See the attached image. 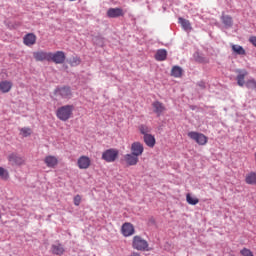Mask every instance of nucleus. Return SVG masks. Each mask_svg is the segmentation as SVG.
Instances as JSON below:
<instances>
[{
  "label": "nucleus",
  "mask_w": 256,
  "mask_h": 256,
  "mask_svg": "<svg viewBox=\"0 0 256 256\" xmlns=\"http://www.w3.org/2000/svg\"><path fill=\"white\" fill-rule=\"evenodd\" d=\"M121 233L124 237H131V235H135V226L129 222H125L121 227Z\"/></svg>",
  "instance_id": "obj_10"
},
{
  "label": "nucleus",
  "mask_w": 256,
  "mask_h": 256,
  "mask_svg": "<svg viewBox=\"0 0 256 256\" xmlns=\"http://www.w3.org/2000/svg\"><path fill=\"white\" fill-rule=\"evenodd\" d=\"M35 61H51V52L37 51L33 52Z\"/></svg>",
  "instance_id": "obj_11"
},
{
  "label": "nucleus",
  "mask_w": 256,
  "mask_h": 256,
  "mask_svg": "<svg viewBox=\"0 0 256 256\" xmlns=\"http://www.w3.org/2000/svg\"><path fill=\"white\" fill-rule=\"evenodd\" d=\"M11 89H13V82L11 80L0 81V93H10Z\"/></svg>",
  "instance_id": "obj_16"
},
{
  "label": "nucleus",
  "mask_w": 256,
  "mask_h": 256,
  "mask_svg": "<svg viewBox=\"0 0 256 256\" xmlns=\"http://www.w3.org/2000/svg\"><path fill=\"white\" fill-rule=\"evenodd\" d=\"M143 140L145 145H147V147H150L151 149L155 147V143H156L155 136L148 134L146 136H143Z\"/></svg>",
  "instance_id": "obj_20"
},
{
  "label": "nucleus",
  "mask_w": 256,
  "mask_h": 256,
  "mask_svg": "<svg viewBox=\"0 0 256 256\" xmlns=\"http://www.w3.org/2000/svg\"><path fill=\"white\" fill-rule=\"evenodd\" d=\"M240 255L242 256H254L253 255V252H251V250L247 249V248H243L241 251H240Z\"/></svg>",
  "instance_id": "obj_32"
},
{
  "label": "nucleus",
  "mask_w": 256,
  "mask_h": 256,
  "mask_svg": "<svg viewBox=\"0 0 256 256\" xmlns=\"http://www.w3.org/2000/svg\"><path fill=\"white\" fill-rule=\"evenodd\" d=\"M74 205L76 207H79V205H81V195L78 194L74 197Z\"/></svg>",
  "instance_id": "obj_33"
},
{
  "label": "nucleus",
  "mask_w": 256,
  "mask_h": 256,
  "mask_svg": "<svg viewBox=\"0 0 256 256\" xmlns=\"http://www.w3.org/2000/svg\"><path fill=\"white\" fill-rule=\"evenodd\" d=\"M156 61H165L167 59V50L159 49L155 54Z\"/></svg>",
  "instance_id": "obj_22"
},
{
  "label": "nucleus",
  "mask_w": 256,
  "mask_h": 256,
  "mask_svg": "<svg viewBox=\"0 0 256 256\" xmlns=\"http://www.w3.org/2000/svg\"><path fill=\"white\" fill-rule=\"evenodd\" d=\"M65 59H67V56L63 51H57L55 53L50 52V61L56 63V65H63Z\"/></svg>",
  "instance_id": "obj_6"
},
{
  "label": "nucleus",
  "mask_w": 256,
  "mask_h": 256,
  "mask_svg": "<svg viewBox=\"0 0 256 256\" xmlns=\"http://www.w3.org/2000/svg\"><path fill=\"white\" fill-rule=\"evenodd\" d=\"M248 72L246 70L239 71V74L236 77L237 85L243 87L245 85V77H247Z\"/></svg>",
  "instance_id": "obj_19"
},
{
  "label": "nucleus",
  "mask_w": 256,
  "mask_h": 256,
  "mask_svg": "<svg viewBox=\"0 0 256 256\" xmlns=\"http://www.w3.org/2000/svg\"><path fill=\"white\" fill-rule=\"evenodd\" d=\"M44 163L49 169H55L59 165V159L55 156L48 155L44 158Z\"/></svg>",
  "instance_id": "obj_15"
},
{
  "label": "nucleus",
  "mask_w": 256,
  "mask_h": 256,
  "mask_svg": "<svg viewBox=\"0 0 256 256\" xmlns=\"http://www.w3.org/2000/svg\"><path fill=\"white\" fill-rule=\"evenodd\" d=\"M56 95L62 97V99H71L73 93L71 92V88L68 86L60 87L55 90Z\"/></svg>",
  "instance_id": "obj_9"
},
{
  "label": "nucleus",
  "mask_w": 256,
  "mask_h": 256,
  "mask_svg": "<svg viewBox=\"0 0 256 256\" xmlns=\"http://www.w3.org/2000/svg\"><path fill=\"white\" fill-rule=\"evenodd\" d=\"M117 157H119V150L117 149L111 148L102 153V159L106 161V163H115Z\"/></svg>",
  "instance_id": "obj_4"
},
{
  "label": "nucleus",
  "mask_w": 256,
  "mask_h": 256,
  "mask_svg": "<svg viewBox=\"0 0 256 256\" xmlns=\"http://www.w3.org/2000/svg\"><path fill=\"white\" fill-rule=\"evenodd\" d=\"M73 111H75V106L73 105H64L59 107L56 111V117L60 121H69L73 117Z\"/></svg>",
  "instance_id": "obj_1"
},
{
  "label": "nucleus",
  "mask_w": 256,
  "mask_h": 256,
  "mask_svg": "<svg viewBox=\"0 0 256 256\" xmlns=\"http://www.w3.org/2000/svg\"><path fill=\"white\" fill-rule=\"evenodd\" d=\"M110 19H117L118 17H125V11L122 8H109L106 13Z\"/></svg>",
  "instance_id": "obj_8"
},
{
  "label": "nucleus",
  "mask_w": 256,
  "mask_h": 256,
  "mask_svg": "<svg viewBox=\"0 0 256 256\" xmlns=\"http://www.w3.org/2000/svg\"><path fill=\"white\" fill-rule=\"evenodd\" d=\"M245 181L247 185H256V172H250L246 175Z\"/></svg>",
  "instance_id": "obj_24"
},
{
  "label": "nucleus",
  "mask_w": 256,
  "mask_h": 256,
  "mask_svg": "<svg viewBox=\"0 0 256 256\" xmlns=\"http://www.w3.org/2000/svg\"><path fill=\"white\" fill-rule=\"evenodd\" d=\"M7 159L12 166L21 167L22 165H25V157L17 153L9 154Z\"/></svg>",
  "instance_id": "obj_5"
},
{
  "label": "nucleus",
  "mask_w": 256,
  "mask_h": 256,
  "mask_svg": "<svg viewBox=\"0 0 256 256\" xmlns=\"http://www.w3.org/2000/svg\"><path fill=\"white\" fill-rule=\"evenodd\" d=\"M129 256H141L139 252H132Z\"/></svg>",
  "instance_id": "obj_35"
},
{
  "label": "nucleus",
  "mask_w": 256,
  "mask_h": 256,
  "mask_svg": "<svg viewBox=\"0 0 256 256\" xmlns=\"http://www.w3.org/2000/svg\"><path fill=\"white\" fill-rule=\"evenodd\" d=\"M172 77L179 78L183 75V69L179 66H174L171 70Z\"/></svg>",
  "instance_id": "obj_26"
},
{
  "label": "nucleus",
  "mask_w": 256,
  "mask_h": 256,
  "mask_svg": "<svg viewBox=\"0 0 256 256\" xmlns=\"http://www.w3.org/2000/svg\"><path fill=\"white\" fill-rule=\"evenodd\" d=\"M186 201L188 205H197L199 203L198 198L191 196L189 193L186 195Z\"/></svg>",
  "instance_id": "obj_30"
},
{
  "label": "nucleus",
  "mask_w": 256,
  "mask_h": 256,
  "mask_svg": "<svg viewBox=\"0 0 256 256\" xmlns=\"http://www.w3.org/2000/svg\"><path fill=\"white\" fill-rule=\"evenodd\" d=\"M130 151L132 154L136 155V157H141L145 151V147L143 143L136 141L131 144Z\"/></svg>",
  "instance_id": "obj_7"
},
{
  "label": "nucleus",
  "mask_w": 256,
  "mask_h": 256,
  "mask_svg": "<svg viewBox=\"0 0 256 256\" xmlns=\"http://www.w3.org/2000/svg\"><path fill=\"white\" fill-rule=\"evenodd\" d=\"M69 64L71 65V67H77L78 65H81V58H79L77 56L73 57L70 60Z\"/></svg>",
  "instance_id": "obj_31"
},
{
  "label": "nucleus",
  "mask_w": 256,
  "mask_h": 256,
  "mask_svg": "<svg viewBox=\"0 0 256 256\" xmlns=\"http://www.w3.org/2000/svg\"><path fill=\"white\" fill-rule=\"evenodd\" d=\"M153 112L156 113L158 117H161L165 111H167V108H165V104H163L160 101H154L152 103Z\"/></svg>",
  "instance_id": "obj_12"
},
{
  "label": "nucleus",
  "mask_w": 256,
  "mask_h": 256,
  "mask_svg": "<svg viewBox=\"0 0 256 256\" xmlns=\"http://www.w3.org/2000/svg\"><path fill=\"white\" fill-rule=\"evenodd\" d=\"M249 41L252 43V45H254V47H256V36L250 37Z\"/></svg>",
  "instance_id": "obj_34"
},
{
  "label": "nucleus",
  "mask_w": 256,
  "mask_h": 256,
  "mask_svg": "<svg viewBox=\"0 0 256 256\" xmlns=\"http://www.w3.org/2000/svg\"><path fill=\"white\" fill-rule=\"evenodd\" d=\"M51 251L53 255L61 256L63 253H65V247H63V244L61 243L52 244Z\"/></svg>",
  "instance_id": "obj_18"
},
{
  "label": "nucleus",
  "mask_w": 256,
  "mask_h": 256,
  "mask_svg": "<svg viewBox=\"0 0 256 256\" xmlns=\"http://www.w3.org/2000/svg\"><path fill=\"white\" fill-rule=\"evenodd\" d=\"M124 160L127 165H129L130 167H133V166L137 165V163H139V156H136L133 153L126 154L124 156Z\"/></svg>",
  "instance_id": "obj_17"
},
{
  "label": "nucleus",
  "mask_w": 256,
  "mask_h": 256,
  "mask_svg": "<svg viewBox=\"0 0 256 256\" xmlns=\"http://www.w3.org/2000/svg\"><path fill=\"white\" fill-rule=\"evenodd\" d=\"M23 43L26 47H33L37 43V36L33 33H28L23 37Z\"/></svg>",
  "instance_id": "obj_14"
},
{
  "label": "nucleus",
  "mask_w": 256,
  "mask_h": 256,
  "mask_svg": "<svg viewBox=\"0 0 256 256\" xmlns=\"http://www.w3.org/2000/svg\"><path fill=\"white\" fill-rule=\"evenodd\" d=\"M178 23H180L181 27L184 29V31H191V22L185 18H179Z\"/></svg>",
  "instance_id": "obj_23"
},
{
  "label": "nucleus",
  "mask_w": 256,
  "mask_h": 256,
  "mask_svg": "<svg viewBox=\"0 0 256 256\" xmlns=\"http://www.w3.org/2000/svg\"><path fill=\"white\" fill-rule=\"evenodd\" d=\"M231 48H232L233 53H235V55H247L245 48H243L240 45L232 44Z\"/></svg>",
  "instance_id": "obj_21"
},
{
  "label": "nucleus",
  "mask_w": 256,
  "mask_h": 256,
  "mask_svg": "<svg viewBox=\"0 0 256 256\" xmlns=\"http://www.w3.org/2000/svg\"><path fill=\"white\" fill-rule=\"evenodd\" d=\"M138 129H139L141 135H144V137H145L146 135H149V133H150V131H151V128H150L149 126L145 125V124L140 125V126L138 127Z\"/></svg>",
  "instance_id": "obj_29"
},
{
  "label": "nucleus",
  "mask_w": 256,
  "mask_h": 256,
  "mask_svg": "<svg viewBox=\"0 0 256 256\" xmlns=\"http://www.w3.org/2000/svg\"><path fill=\"white\" fill-rule=\"evenodd\" d=\"M9 170L0 167V179H2V181H9Z\"/></svg>",
  "instance_id": "obj_27"
},
{
  "label": "nucleus",
  "mask_w": 256,
  "mask_h": 256,
  "mask_svg": "<svg viewBox=\"0 0 256 256\" xmlns=\"http://www.w3.org/2000/svg\"><path fill=\"white\" fill-rule=\"evenodd\" d=\"M32 134H33V130L29 127H24L20 129V135L22 137H31Z\"/></svg>",
  "instance_id": "obj_28"
},
{
  "label": "nucleus",
  "mask_w": 256,
  "mask_h": 256,
  "mask_svg": "<svg viewBox=\"0 0 256 256\" xmlns=\"http://www.w3.org/2000/svg\"><path fill=\"white\" fill-rule=\"evenodd\" d=\"M221 21L226 27H233V18L231 16L223 15Z\"/></svg>",
  "instance_id": "obj_25"
},
{
  "label": "nucleus",
  "mask_w": 256,
  "mask_h": 256,
  "mask_svg": "<svg viewBox=\"0 0 256 256\" xmlns=\"http://www.w3.org/2000/svg\"><path fill=\"white\" fill-rule=\"evenodd\" d=\"M132 247L136 251H150L149 242L143 239L141 236H134L132 239Z\"/></svg>",
  "instance_id": "obj_2"
},
{
  "label": "nucleus",
  "mask_w": 256,
  "mask_h": 256,
  "mask_svg": "<svg viewBox=\"0 0 256 256\" xmlns=\"http://www.w3.org/2000/svg\"><path fill=\"white\" fill-rule=\"evenodd\" d=\"M188 137L201 146H204L209 141V138L205 134L195 131L188 132Z\"/></svg>",
  "instance_id": "obj_3"
},
{
  "label": "nucleus",
  "mask_w": 256,
  "mask_h": 256,
  "mask_svg": "<svg viewBox=\"0 0 256 256\" xmlns=\"http://www.w3.org/2000/svg\"><path fill=\"white\" fill-rule=\"evenodd\" d=\"M2 218V215H1V210H0V219Z\"/></svg>",
  "instance_id": "obj_36"
},
{
  "label": "nucleus",
  "mask_w": 256,
  "mask_h": 256,
  "mask_svg": "<svg viewBox=\"0 0 256 256\" xmlns=\"http://www.w3.org/2000/svg\"><path fill=\"white\" fill-rule=\"evenodd\" d=\"M77 166L80 169H89L91 167V158L85 155L80 156L77 160Z\"/></svg>",
  "instance_id": "obj_13"
}]
</instances>
